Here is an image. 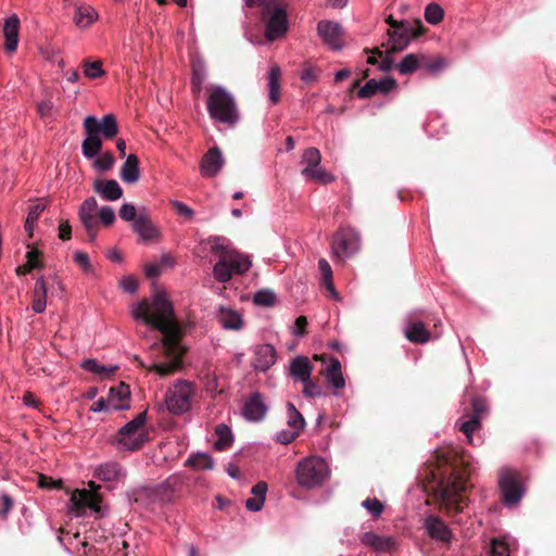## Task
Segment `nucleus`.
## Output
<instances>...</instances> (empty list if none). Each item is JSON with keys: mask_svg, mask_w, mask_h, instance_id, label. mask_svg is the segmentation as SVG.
<instances>
[{"mask_svg": "<svg viewBox=\"0 0 556 556\" xmlns=\"http://www.w3.org/2000/svg\"><path fill=\"white\" fill-rule=\"evenodd\" d=\"M132 316L137 320H143L162 333L160 344L165 358L168 361L154 363L148 369L162 377L173 375L181 369L182 356L186 353L185 346L181 345L184 330L175 316L173 304L166 295L159 292L153 296L151 303L148 300H142L134 309Z\"/></svg>", "mask_w": 556, "mask_h": 556, "instance_id": "obj_1", "label": "nucleus"}, {"mask_svg": "<svg viewBox=\"0 0 556 556\" xmlns=\"http://www.w3.org/2000/svg\"><path fill=\"white\" fill-rule=\"evenodd\" d=\"M468 477V463L464 456L453 454L438 457L437 466L428 475V488L446 514L456 515L467 505L463 493L467 489Z\"/></svg>", "mask_w": 556, "mask_h": 556, "instance_id": "obj_2", "label": "nucleus"}, {"mask_svg": "<svg viewBox=\"0 0 556 556\" xmlns=\"http://www.w3.org/2000/svg\"><path fill=\"white\" fill-rule=\"evenodd\" d=\"M83 127L86 138L81 143V152L88 160L100 155L102 139H113L118 134L117 121L113 114L104 115L101 121L89 115L84 119Z\"/></svg>", "mask_w": 556, "mask_h": 556, "instance_id": "obj_3", "label": "nucleus"}, {"mask_svg": "<svg viewBox=\"0 0 556 556\" xmlns=\"http://www.w3.org/2000/svg\"><path fill=\"white\" fill-rule=\"evenodd\" d=\"M207 99V112L210 116L230 127L237 125L240 119L235 98L220 86H211Z\"/></svg>", "mask_w": 556, "mask_h": 556, "instance_id": "obj_4", "label": "nucleus"}, {"mask_svg": "<svg viewBox=\"0 0 556 556\" xmlns=\"http://www.w3.org/2000/svg\"><path fill=\"white\" fill-rule=\"evenodd\" d=\"M147 412L139 413L132 420L123 426L112 439V444L119 451L140 450L148 441L144 430Z\"/></svg>", "mask_w": 556, "mask_h": 556, "instance_id": "obj_5", "label": "nucleus"}, {"mask_svg": "<svg viewBox=\"0 0 556 556\" xmlns=\"http://www.w3.org/2000/svg\"><path fill=\"white\" fill-rule=\"evenodd\" d=\"M262 21L266 24L265 35L270 41L288 30L287 4L283 0H269L264 3Z\"/></svg>", "mask_w": 556, "mask_h": 556, "instance_id": "obj_6", "label": "nucleus"}, {"mask_svg": "<svg viewBox=\"0 0 556 556\" xmlns=\"http://www.w3.org/2000/svg\"><path fill=\"white\" fill-rule=\"evenodd\" d=\"M328 473L327 464L319 457H307L296 468L298 482L307 489L320 485Z\"/></svg>", "mask_w": 556, "mask_h": 556, "instance_id": "obj_7", "label": "nucleus"}, {"mask_svg": "<svg viewBox=\"0 0 556 556\" xmlns=\"http://www.w3.org/2000/svg\"><path fill=\"white\" fill-rule=\"evenodd\" d=\"M414 24L415 27H413L408 22L402 21V25H400V27L388 30V54L404 50L413 38H417L424 33L425 27L420 20H416Z\"/></svg>", "mask_w": 556, "mask_h": 556, "instance_id": "obj_8", "label": "nucleus"}, {"mask_svg": "<svg viewBox=\"0 0 556 556\" xmlns=\"http://www.w3.org/2000/svg\"><path fill=\"white\" fill-rule=\"evenodd\" d=\"M193 388L188 381H179L166 392L165 403L167 409L174 415H181L191 407Z\"/></svg>", "mask_w": 556, "mask_h": 556, "instance_id": "obj_9", "label": "nucleus"}, {"mask_svg": "<svg viewBox=\"0 0 556 556\" xmlns=\"http://www.w3.org/2000/svg\"><path fill=\"white\" fill-rule=\"evenodd\" d=\"M359 247L358 233L352 228L339 229L332 240V252L338 258L353 255Z\"/></svg>", "mask_w": 556, "mask_h": 556, "instance_id": "obj_10", "label": "nucleus"}, {"mask_svg": "<svg viewBox=\"0 0 556 556\" xmlns=\"http://www.w3.org/2000/svg\"><path fill=\"white\" fill-rule=\"evenodd\" d=\"M500 488L506 505L517 504L523 494L517 472L504 470L500 477Z\"/></svg>", "mask_w": 556, "mask_h": 556, "instance_id": "obj_11", "label": "nucleus"}, {"mask_svg": "<svg viewBox=\"0 0 556 556\" xmlns=\"http://www.w3.org/2000/svg\"><path fill=\"white\" fill-rule=\"evenodd\" d=\"M405 338L414 344H425L431 340V332L425 323L412 313L406 320L404 329Z\"/></svg>", "mask_w": 556, "mask_h": 556, "instance_id": "obj_12", "label": "nucleus"}, {"mask_svg": "<svg viewBox=\"0 0 556 556\" xmlns=\"http://www.w3.org/2000/svg\"><path fill=\"white\" fill-rule=\"evenodd\" d=\"M317 33L324 42L333 50H340L342 48L343 30L339 23L333 21H320L317 24Z\"/></svg>", "mask_w": 556, "mask_h": 556, "instance_id": "obj_13", "label": "nucleus"}, {"mask_svg": "<svg viewBox=\"0 0 556 556\" xmlns=\"http://www.w3.org/2000/svg\"><path fill=\"white\" fill-rule=\"evenodd\" d=\"M225 164L222 151L218 147L211 148L202 157L200 164L201 174L204 177H215Z\"/></svg>", "mask_w": 556, "mask_h": 556, "instance_id": "obj_14", "label": "nucleus"}, {"mask_svg": "<svg viewBox=\"0 0 556 556\" xmlns=\"http://www.w3.org/2000/svg\"><path fill=\"white\" fill-rule=\"evenodd\" d=\"M132 228L143 241H150L159 237V230L144 207L138 211V217L132 224Z\"/></svg>", "mask_w": 556, "mask_h": 556, "instance_id": "obj_15", "label": "nucleus"}, {"mask_svg": "<svg viewBox=\"0 0 556 556\" xmlns=\"http://www.w3.org/2000/svg\"><path fill=\"white\" fill-rule=\"evenodd\" d=\"M396 86V80L390 76L381 79L380 81L376 79H369L363 87L359 88L357 96L362 99H368L378 92L387 94Z\"/></svg>", "mask_w": 556, "mask_h": 556, "instance_id": "obj_16", "label": "nucleus"}, {"mask_svg": "<svg viewBox=\"0 0 556 556\" xmlns=\"http://www.w3.org/2000/svg\"><path fill=\"white\" fill-rule=\"evenodd\" d=\"M71 502L73 503V508L78 514L81 513L86 507L98 511L101 497L94 492L77 490L75 493H73Z\"/></svg>", "mask_w": 556, "mask_h": 556, "instance_id": "obj_17", "label": "nucleus"}, {"mask_svg": "<svg viewBox=\"0 0 556 556\" xmlns=\"http://www.w3.org/2000/svg\"><path fill=\"white\" fill-rule=\"evenodd\" d=\"M267 407L258 392L253 393L244 403L243 416L251 421H260L264 418Z\"/></svg>", "mask_w": 556, "mask_h": 556, "instance_id": "obj_18", "label": "nucleus"}, {"mask_svg": "<svg viewBox=\"0 0 556 556\" xmlns=\"http://www.w3.org/2000/svg\"><path fill=\"white\" fill-rule=\"evenodd\" d=\"M276 363V350L271 344H262L255 349L252 362L256 370L266 371Z\"/></svg>", "mask_w": 556, "mask_h": 556, "instance_id": "obj_19", "label": "nucleus"}, {"mask_svg": "<svg viewBox=\"0 0 556 556\" xmlns=\"http://www.w3.org/2000/svg\"><path fill=\"white\" fill-rule=\"evenodd\" d=\"M428 534L438 541L448 543L452 539L451 529L437 516H429L425 520Z\"/></svg>", "mask_w": 556, "mask_h": 556, "instance_id": "obj_20", "label": "nucleus"}, {"mask_svg": "<svg viewBox=\"0 0 556 556\" xmlns=\"http://www.w3.org/2000/svg\"><path fill=\"white\" fill-rule=\"evenodd\" d=\"M361 542L376 552L383 553L391 552L395 545L391 536H381L375 532H365L361 536Z\"/></svg>", "mask_w": 556, "mask_h": 556, "instance_id": "obj_21", "label": "nucleus"}, {"mask_svg": "<svg viewBox=\"0 0 556 556\" xmlns=\"http://www.w3.org/2000/svg\"><path fill=\"white\" fill-rule=\"evenodd\" d=\"M20 18L14 14L5 20L3 26V36L5 39L4 48L9 52H14L18 45Z\"/></svg>", "mask_w": 556, "mask_h": 556, "instance_id": "obj_22", "label": "nucleus"}, {"mask_svg": "<svg viewBox=\"0 0 556 556\" xmlns=\"http://www.w3.org/2000/svg\"><path fill=\"white\" fill-rule=\"evenodd\" d=\"M313 368L308 357L300 355L291 361L289 374L292 378L303 382L311 378Z\"/></svg>", "mask_w": 556, "mask_h": 556, "instance_id": "obj_23", "label": "nucleus"}, {"mask_svg": "<svg viewBox=\"0 0 556 556\" xmlns=\"http://www.w3.org/2000/svg\"><path fill=\"white\" fill-rule=\"evenodd\" d=\"M93 190L106 201H116L123 195V189L114 179L96 180Z\"/></svg>", "mask_w": 556, "mask_h": 556, "instance_id": "obj_24", "label": "nucleus"}, {"mask_svg": "<svg viewBox=\"0 0 556 556\" xmlns=\"http://www.w3.org/2000/svg\"><path fill=\"white\" fill-rule=\"evenodd\" d=\"M130 396V390L129 387L121 382L116 387H112L109 391V404L111 406L118 410V409H125L129 407L128 401Z\"/></svg>", "mask_w": 556, "mask_h": 556, "instance_id": "obj_25", "label": "nucleus"}, {"mask_svg": "<svg viewBox=\"0 0 556 556\" xmlns=\"http://www.w3.org/2000/svg\"><path fill=\"white\" fill-rule=\"evenodd\" d=\"M214 249L224 250L223 247H215ZM223 256L226 258L227 264H229L232 274L241 275L248 271L251 267V261L249 257L238 252L223 251Z\"/></svg>", "mask_w": 556, "mask_h": 556, "instance_id": "obj_26", "label": "nucleus"}, {"mask_svg": "<svg viewBox=\"0 0 556 556\" xmlns=\"http://www.w3.org/2000/svg\"><path fill=\"white\" fill-rule=\"evenodd\" d=\"M94 476L102 481H117L125 476L122 466L116 462H108L97 467Z\"/></svg>", "mask_w": 556, "mask_h": 556, "instance_id": "obj_27", "label": "nucleus"}, {"mask_svg": "<svg viewBox=\"0 0 556 556\" xmlns=\"http://www.w3.org/2000/svg\"><path fill=\"white\" fill-rule=\"evenodd\" d=\"M330 365L321 370V374L326 377L327 381L336 389H343L345 380L341 372V364L339 359L330 357Z\"/></svg>", "mask_w": 556, "mask_h": 556, "instance_id": "obj_28", "label": "nucleus"}, {"mask_svg": "<svg viewBox=\"0 0 556 556\" xmlns=\"http://www.w3.org/2000/svg\"><path fill=\"white\" fill-rule=\"evenodd\" d=\"M218 321L228 330H240L243 326L241 315L238 312L224 306H220L218 309Z\"/></svg>", "mask_w": 556, "mask_h": 556, "instance_id": "obj_29", "label": "nucleus"}, {"mask_svg": "<svg viewBox=\"0 0 556 556\" xmlns=\"http://www.w3.org/2000/svg\"><path fill=\"white\" fill-rule=\"evenodd\" d=\"M48 288L46 280L40 277L36 280L33 292V311L37 314L45 312L47 306Z\"/></svg>", "mask_w": 556, "mask_h": 556, "instance_id": "obj_30", "label": "nucleus"}, {"mask_svg": "<svg viewBox=\"0 0 556 556\" xmlns=\"http://www.w3.org/2000/svg\"><path fill=\"white\" fill-rule=\"evenodd\" d=\"M121 178L127 184H134L139 179V160L135 154H129L121 168Z\"/></svg>", "mask_w": 556, "mask_h": 556, "instance_id": "obj_31", "label": "nucleus"}, {"mask_svg": "<svg viewBox=\"0 0 556 556\" xmlns=\"http://www.w3.org/2000/svg\"><path fill=\"white\" fill-rule=\"evenodd\" d=\"M280 78L281 72L278 65L271 66L268 74V98L273 104L280 101Z\"/></svg>", "mask_w": 556, "mask_h": 556, "instance_id": "obj_32", "label": "nucleus"}, {"mask_svg": "<svg viewBox=\"0 0 556 556\" xmlns=\"http://www.w3.org/2000/svg\"><path fill=\"white\" fill-rule=\"evenodd\" d=\"M301 174L321 185L334 181V176L321 167L320 164L313 168H303Z\"/></svg>", "mask_w": 556, "mask_h": 556, "instance_id": "obj_33", "label": "nucleus"}, {"mask_svg": "<svg viewBox=\"0 0 556 556\" xmlns=\"http://www.w3.org/2000/svg\"><path fill=\"white\" fill-rule=\"evenodd\" d=\"M215 434L217 440L214 443V447L217 451H224L228 448L233 442V435L230 428L225 424H219L215 428Z\"/></svg>", "mask_w": 556, "mask_h": 556, "instance_id": "obj_34", "label": "nucleus"}, {"mask_svg": "<svg viewBox=\"0 0 556 556\" xmlns=\"http://www.w3.org/2000/svg\"><path fill=\"white\" fill-rule=\"evenodd\" d=\"M97 18V12L91 7H78L74 16V22L78 27H87Z\"/></svg>", "mask_w": 556, "mask_h": 556, "instance_id": "obj_35", "label": "nucleus"}, {"mask_svg": "<svg viewBox=\"0 0 556 556\" xmlns=\"http://www.w3.org/2000/svg\"><path fill=\"white\" fill-rule=\"evenodd\" d=\"M396 68L402 75H410L417 68H420V54L409 53L404 56L402 62L396 65Z\"/></svg>", "mask_w": 556, "mask_h": 556, "instance_id": "obj_36", "label": "nucleus"}, {"mask_svg": "<svg viewBox=\"0 0 556 556\" xmlns=\"http://www.w3.org/2000/svg\"><path fill=\"white\" fill-rule=\"evenodd\" d=\"M214 462L212 457L205 453H198L189 456L186 460V466L193 469H212Z\"/></svg>", "mask_w": 556, "mask_h": 556, "instance_id": "obj_37", "label": "nucleus"}, {"mask_svg": "<svg viewBox=\"0 0 556 556\" xmlns=\"http://www.w3.org/2000/svg\"><path fill=\"white\" fill-rule=\"evenodd\" d=\"M81 367L87 371H90V372H93V374H97L100 376H111V375L115 374V371L117 370V366L105 367L103 365H100L93 358L85 359L81 364Z\"/></svg>", "mask_w": 556, "mask_h": 556, "instance_id": "obj_38", "label": "nucleus"}, {"mask_svg": "<svg viewBox=\"0 0 556 556\" xmlns=\"http://www.w3.org/2000/svg\"><path fill=\"white\" fill-rule=\"evenodd\" d=\"M213 274L215 279L219 282H227L232 278L233 274L223 254L220 255L219 261L214 265Z\"/></svg>", "mask_w": 556, "mask_h": 556, "instance_id": "obj_39", "label": "nucleus"}, {"mask_svg": "<svg viewBox=\"0 0 556 556\" xmlns=\"http://www.w3.org/2000/svg\"><path fill=\"white\" fill-rule=\"evenodd\" d=\"M287 406L289 414L288 425L293 430L300 432L305 426V420L302 414L295 408V406L292 403L289 402Z\"/></svg>", "mask_w": 556, "mask_h": 556, "instance_id": "obj_40", "label": "nucleus"}, {"mask_svg": "<svg viewBox=\"0 0 556 556\" xmlns=\"http://www.w3.org/2000/svg\"><path fill=\"white\" fill-rule=\"evenodd\" d=\"M318 267H319V270H320V274H321V277H323V282H324L325 287L332 294L336 295L337 293L334 291V286H333V282H332V269H331L330 264L325 258H320L319 262H318Z\"/></svg>", "mask_w": 556, "mask_h": 556, "instance_id": "obj_41", "label": "nucleus"}, {"mask_svg": "<svg viewBox=\"0 0 556 556\" xmlns=\"http://www.w3.org/2000/svg\"><path fill=\"white\" fill-rule=\"evenodd\" d=\"M444 17V11L438 3H430L426 7L425 18L429 24L437 25Z\"/></svg>", "mask_w": 556, "mask_h": 556, "instance_id": "obj_42", "label": "nucleus"}, {"mask_svg": "<svg viewBox=\"0 0 556 556\" xmlns=\"http://www.w3.org/2000/svg\"><path fill=\"white\" fill-rule=\"evenodd\" d=\"M481 420H479V416H470L467 421H464L459 430L466 435L469 443L472 442V434L476 430L480 429Z\"/></svg>", "mask_w": 556, "mask_h": 556, "instance_id": "obj_43", "label": "nucleus"}, {"mask_svg": "<svg viewBox=\"0 0 556 556\" xmlns=\"http://www.w3.org/2000/svg\"><path fill=\"white\" fill-rule=\"evenodd\" d=\"M79 218L85 230L88 233L89 241L93 242L99 229V222L97 219V216H79Z\"/></svg>", "mask_w": 556, "mask_h": 556, "instance_id": "obj_44", "label": "nucleus"}, {"mask_svg": "<svg viewBox=\"0 0 556 556\" xmlns=\"http://www.w3.org/2000/svg\"><path fill=\"white\" fill-rule=\"evenodd\" d=\"M115 163V159L112 152L106 151L101 154L92 164V166L99 172H108L110 170Z\"/></svg>", "mask_w": 556, "mask_h": 556, "instance_id": "obj_45", "label": "nucleus"}, {"mask_svg": "<svg viewBox=\"0 0 556 556\" xmlns=\"http://www.w3.org/2000/svg\"><path fill=\"white\" fill-rule=\"evenodd\" d=\"M253 302L260 306H271L276 302V295L273 291L263 289L254 294Z\"/></svg>", "mask_w": 556, "mask_h": 556, "instance_id": "obj_46", "label": "nucleus"}, {"mask_svg": "<svg viewBox=\"0 0 556 556\" xmlns=\"http://www.w3.org/2000/svg\"><path fill=\"white\" fill-rule=\"evenodd\" d=\"M302 160L306 164L305 168H313L320 164L321 154L317 148L311 147L304 151Z\"/></svg>", "mask_w": 556, "mask_h": 556, "instance_id": "obj_47", "label": "nucleus"}, {"mask_svg": "<svg viewBox=\"0 0 556 556\" xmlns=\"http://www.w3.org/2000/svg\"><path fill=\"white\" fill-rule=\"evenodd\" d=\"M489 556H510L507 543L501 539H492L489 548Z\"/></svg>", "mask_w": 556, "mask_h": 556, "instance_id": "obj_48", "label": "nucleus"}, {"mask_svg": "<svg viewBox=\"0 0 556 556\" xmlns=\"http://www.w3.org/2000/svg\"><path fill=\"white\" fill-rule=\"evenodd\" d=\"M84 74L91 79L99 78L104 75L101 61L85 62Z\"/></svg>", "mask_w": 556, "mask_h": 556, "instance_id": "obj_49", "label": "nucleus"}, {"mask_svg": "<svg viewBox=\"0 0 556 556\" xmlns=\"http://www.w3.org/2000/svg\"><path fill=\"white\" fill-rule=\"evenodd\" d=\"M441 58H430L425 54H420V68H425L429 72H437L442 67Z\"/></svg>", "mask_w": 556, "mask_h": 556, "instance_id": "obj_50", "label": "nucleus"}, {"mask_svg": "<svg viewBox=\"0 0 556 556\" xmlns=\"http://www.w3.org/2000/svg\"><path fill=\"white\" fill-rule=\"evenodd\" d=\"M303 383H304L303 394L306 397L314 399V397L321 396L324 394L320 386L317 382L313 381L312 378H309L306 381H303Z\"/></svg>", "mask_w": 556, "mask_h": 556, "instance_id": "obj_51", "label": "nucleus"}, {"mask_svg": "<svg viewBox=\"0 0 556 556\" xmlns=\"http://www.w3.org/2000/svg\"><path fill=\"white\" fill-rule=\"evenodd\" d=\"M98 202L93 197L86 199L79 208V216H97Z\"/></svg>", "mask_w": 556, "mask_h": 556, "instance_id": "obj_52", "label": "nucleus"}, {"mask_svg": "<svg viewBox=\"0 0 556 556\" xmlns=\"http://www.w3.org/2000/svg\"><path fill=\"white\" fill-rule=\"evenodd\" d=\"M362 506L375 518L379 517L383 511V504L378 498H366Z\"/></svg>", "mask_w": 556, "mask_h": 556, "instance_id": "obj_53", "label": "nucleus"}, {"mask_svg": "<svg viewBox=\"0 0 556 556\" xmlns=\"http://www.w3.org/2000/svg\"><path fill=\"white\" fill-rule=\"evenodd\" d=\"M178 484V478L169 477L162 484L159 485V492L162 493L164 497L169 498V495L176 491Z\"/></svg>", "mask_w": 556, "mask_h": 556, "instance_id": "obj_54", "label": "nucleus"}, {"mask_svg": "<svg viewBox=\"0 0 556 556\" xmlns=\"http://www.w3.org/2000/svg\"><path fill=\"white\" fill-rule=\"evenodd\" d=\"M119 217L126 222H132L135 223L136 218L138 217V212L135 207V205L125 203L119 208Z\"/></svg>", "mask_w": 556, "mask_h": 556, "instance_id": "obj_55", "label": "nucleus"}, {"mask_svg": "<svg viewBox=\"0 0 556 556\" xmlns=\"http://www.w3.org/2000/svg\"><path fill=\"white\" fill-rule=\"evenodd\" d=\"M74 262L83 269L84 273H91L92 267L89 261V256L86 252L76 251L74 253Z\"/></svg>", "mask_w": 556, "mask_h": 556, "instance_id": "obj_56", "label": "nucleus"}, {"mask_svg": "<svg viewBox=\"0 0 556 556\" xmlns=\"http://www.w3.org/2000/svg\"><path fill=\"white\" fill-rule=\"evenodd\" d=\"M99 218L104 226H111L115 222V213L112 207L103 206L99 211Z\"/></svg>", "mask_w": 556, "mask_h": 556, "instance_id": "obj_57", "label": "nucleus"}, {"mask_svg": "<svg viewBox=\"0 0 556 556\" xmlns=\"http://www.w3.org/2000/svg\"><path fill=\"white\" fill-rule=\"evenodd\" d=\"M172 206L178 215L184 216L187 219H191L193 217V210L187 204L179 201H172Z\"/></svg>", "mask_w": 556, "mask_h": 556, "instance_id": "obj_58", "label": "nucleus"}, {"mask_svg": "<svg viewBox=\"0 0 556 556\" xmlns=\"http://www.w3.org/2000/svg\"><path fill=\"white\" fill-rule=\"evenodd\" d=\"M205 77L206 74L203 65L200 62H193L191 80L197 81V84H203Z\"/></svg>", "mask_w": 556, "mask_h": 556, "instance_id": "obj_59", "label": "nucleus"}, {"mask_svg": "<svg viewBox=\"0 0 556 556\" xmlns=\"http://www.w3.org/2000/svg\"><path fill=\"white\" fill-rule=\"evenodd\" d=\"M53 109V103L50 98H47L39 103H37V112L41 118H46L50 115Z\"/></svg>", "mask_w": 556, "mask_h": 556, "instance_id": "obj_60", "label": "nucleus"}, {"mask_svg": "<svg viewBox=\"0 0 556 556\" xmlns=\"http://www.w3.org/2000/svg\"><path fill=\"white\" fill-rule=\"evenodd\" d=\"M299 434H300V432H298L295 430H292V431L283 430L277 434V441L281 444H289L292 441H294Z\"/></svg>", "mask_w": 556, "mask_h": 556, "instance_id": "obj_61", "label": "nucleus"}, {"mask_svg": "<svg viewBox=\"0 0 556 556\" xmlns=\"http://www.w3.org/2000/svg\"><path fill=\"white\" fill-rule=\"evenodd\" d=\"M38 485L40 488H45V489H53V488H58L60 489L61 485H62V481L59 480L58 482L54 481L52 478L50 477H47L45 475H40L38 477Z\"/></svg>", "mask_w": 556, "mask_h": 556, "instance_id": "obj_62", "label": "nucleus"}, {"mask_svg": "<svg viewBox=\"0 0 556 556\" xmlns=\"http://www.w3.org/2000/svg\"><path fill=\"white\" fill-rule=\"evenodd\" d=\"M46 205L42 203H36L29 207L28 222H36L40 214L45 211Z\"/></svg>", "mask_w": 556, "mask_h": 556, "instance_id": "obj_63", "label": "nucleus"}, {"mask_svg": "<svg viewBox=\"0 0 556 556\" xmlns=\"http://www.w3.org/2000/svg\"><path fill=\"white\" fill-rule=\"evenodd\" d=\"M59 238L63 241L70 240L72 238V227H71L68 220H64V222L60 223Z\"/></svg>", "mask_w": 556, "mask_h": 556, "instance_id": "obj_64", "label": "nucleus"}]
</instances>
